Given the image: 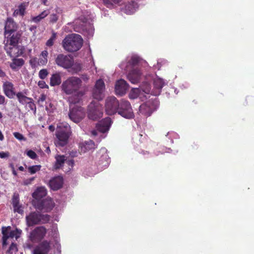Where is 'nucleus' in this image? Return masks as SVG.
Returning <instances> with one entry per match:
<instances>
[{
	"label": "nucleus",
	"mask_w": 254,
	"mask_h": 254,
	"mask_svg": "<svg viewBox=\"0 0 254 254\" xmlns=\"http://www.w3.org/2000/svg\"><path fill=\"white\" fill-rule=\"evenodd\" d=\"M82 85L80 78L76 76L68 77L62 84V91L66 95H71L68 98L70 105L80 102L84 95V92L79 90Z\"/></svg>",
	"instance_id": "f257e3e1"
},
{
	"label": "nucleus",
	"mask_w": 254,
	"mask_h": 254,
	"mask_svg": "<svg viewBox=\"0 0 254 254\" xmlns=\"http://www.w3.org/2000/svg\"><path fill=\"white\" fill-rule=\"evenodd\" d=\"M83 45L81 36L76 34H71L66 36L63 40V48L68 52H74L78 51Z\"/></svg>",
	"instance_id": "f03ea898"
},
{
	"label": "nucleus",
	"mask_w": 254,
	"mask_h": 254,
	"mask_svg": "<svg viewBox=\"0 0 254 254\" xmlns=\"http://www.w3.org/2000/svg\"><path fill=\"white\" fill-rule=\"evenodd\" d=\"M71 135V131L69 126L62 124L58 126L56 132L57 139L55 141L56 146L64 147L66 145Z\"/></svg>",
	"instance_id": "7ed1b4c3"
},
{
	"label": "nucleus",
	"mask_w": 254,
	"mask_h": 254,
	"mask_svg": "<svg viewBox=\"0 0 254 254\" xmlns=\"http://www.w3.org/2000/svg\"><path fill=\"white\" fill-rule=\"evenodd\" d=\"M26 224L28 227L39 224H45L50 221V215L42 214L39 212H31L26 216Z\"/></svg>",
	"instance_id": "20e7f679"
},
{
	"label": "nucleus",
	"mask_w": 254,
	"mask_h": 254,
	"mask_svg": "<svg viewBox=\"0 0 254 254\" xmlns=\"http://www.w3.org/2000/svg\"><path fill=\"white\" fill-rule=\"evenodd\" d=\"M55 62L58 66L64 69H68L72 67L74 63V59L70 55L60 54L57 55Z\"/></svg>",
	"instance_id": "39448f33"
},
{
	"label": "nucleus",
	"mask_w": 254,
	"mask_h": 254,
	"mask_svg": "<svg viewBox=\"0 0 254 254\" xmlns=\"http://www.w3.org/2000/svg\"><path fill=\"white\" fill-rule=\"evenodd\" d=\"M119 115L123 117L130 119L134 117V114L130 103L127 100H122L117 111Z\"/></svg>",
	"instance_id": "423d86ee"
},
{
	"label": "nucleus",
	"mask_w": 254,
	"mask_h": 254,
	"mask_svg": "<svg viewBox=\"0 0 254 254\" xmlns=\"http://www.w3.org/2000/svg\"><path fill=\"white\" fill-rule=\"evenodd\" d=\"M34 207L43 212L51 211L55 206V203L51 198L35 200L33 202Z\"/></svg>",
	"instance_id": "0eeeda50"
},
{
	"label": "nucleus",
	"mask_w": 254,
	"mask_h": 254,
	"mask_svg": "<svg viewBox=\"0 0 254 254\" xmlns=\"http://www.w3.org/2000/svg\"><path fill=\"white\" fill-rule=\"evenodd\" d=\"M85 113L84 109L78 106L71 108L68 113L70 119L75 123H79L85 117Z\"/></svg>",
	"instance_id": "6e6552de"
},
{
	"label": "nucleus",
	"mask_w": 254,
	"mask_h": 254,
	"mask_svg": "<svg viewBox=\"0 0 254 254\" xmlns=\"http://www.w3.org/2000/svg\"><path fill=\"white\" fill-rule=\"evenodd\" d=\"M47 232L44 226L37 227L30 232L29 239L32 242L38 243L44 238Z\"/></svg>",
	"instance_id": "1a4fd4ad"
},
{
	"label": "nucleus",
	"mask_w": 254,
	"mask_h": 254,
	"mask_svg": "<svg viewBox=\"0 0 254 254\" xmlns=\"http://www.w3.org/2000/svg\"><path fill=\"white\" fill-rule=\"evenodd\" d=\"M120 102L114 96L108 97L106 100L105 111L109 115H112L117 113Z\"/></svg>",
	"instance_id": "9d476101"
},
{
	"label": "nucleus",
	"mask_w": 254,
	"mask_h": 254,
	"mask_svg": "<svg viewBox=\"0 0 254 254\" xmlns=\"http://www.w3.org/2000/svg\"><path fill=\"white\" fill-rule=\"evenodd\" d=\"M105 88L103 80L101 79L97 80L92 92L93 97L98 101L102 100L104 97Z\"/></svg>",
	"instance_id": "9b49d317"
},
{
	"label": "nucleus",
	"mask_w": 254,
	"mask_h": 254,
	"mask_svg": "<svg viewBox=\"0 0 254 254\" xmlns=\"http://www.w3.org/2000/svg\"><path fill=\"white\" fill-rule=\"evenodd\" d=\"M51 249V242L44 240L35 248L33 250V254H48Z\"/></svg>",
	"instance_id": "f8f14e48"
},
{
	"label": "nucleus",
	"mask_w": 254,
	"mask_h": 254,
	"mask_svg": "<svg viewBox=\"0 0 254 254\" xmlns=\"http://www.w3.org/2000/svg\"><path fill=\"white\" fill-rule=\"evenodd\" d=\"M88 117L92 120H96L102 117L103 112L99 107L91 102L88 107Z\"/></svg>",
	"instance_id": "ddd939ff"
},
{
	"label": "nucleus",
	"mask_w": 254,
	"mask_h": 254,
	"mask_svg": "<svg viewBox=\"0 0 254 254\" xmlns=\"http://www.w3.org/2000/svg\"><path fill=\"white\" fill-rule=\"evenodd\" d=\"M4 50L6 53L11 58H16L22 55L24 53V48L17 45L9 46L4 45Z\"/></svg>",
	"instance_id": "4468645a"
},
{
	"label": "nucleus",
	"mask_w": 254,
	"mask_h": 254,
	"mask_svg": "<svg viewBox=\"0 0 254 254\" xmlns=\"http://www.w3.org/2000/svg\"><path fill=\"white\" fill-rule=\"evenodd\" d=\"M5 36V40L4 41V45L11 46L18 45L21 37V33L20 31L9 34Z\"/></svg>",
	"instance_id": "2eb2a0df"
},
{
	"label": "nucleus",
	"mask_w": 254,
	"mask_h": 254,
	"mask_svg": "<svg viewBox=\"0 0 254 254\" xmlns=\"http://www.w3.org/2000/svg\"><path fill=\"white\" fill-rule=\"evenodd\" d=\"M142 72L141 69L138 67L133 68L127 75V79L132 83L135 84L138 83L141 78Z\"/></svg>",
	"instance_id": "dca6fc26"
},
{
	"label": "nucleus",
	"mask_w": 254,
	"mask_h": 254,
	"mask_svg": "<svg viewBox=\"0 0 254 254\" xmlns=\"http://www.w3.org/2000/svg\"><path fill=\"white\" fill-rule=\"evenodd\" d=\"M111 122L110 118H105L97 124L96 126L97 130L102 133L108 131L111 125Z\"/></svg>",
	"instance_id": "f3484780"
},
{
	"label": "nucleus",
	"mask_w": 254,
	"mask_h": 254,
	"mask_svg": "<svg viewBox=\"0 0 254 254\" xmlns=\"http://www.w3.org/2000/svg\"><path fill=\"white\" fill-rule=\"evenodd\" d=\"M128 88V85L124 79H120L117 81L115 85L116 94L122 96L126 94Z\"/></svg>",
	"instance_id": "a211bd4d"
},
{
	"label": "nucleus",
	"mask_w": 254,
	"mask_h": 254,
	"mask_svg": "<svg viewBox=\"0 0 254 254\" xmlns=\"http://www.w3.org/2000/svg\"><path fill=\"white\" fill-rule=\"evenodd\" d=\"M27 90L25 89L22 91L15 93V96H16L19 103L22 105L32 103L33 101L32 98L27 97Z\"/></svg>",
	"instance_id": "6ab92c4d"
},
{
	"label": "nucleus",
	"mask_w": 254,
	"mask_h": 254,
	"mask_svg": "<svg viewBox=\"0 0 254 254\" xmlns=\"http://www.w3.org/2000/svg\"><path fill=\"white\" fill-rule=\"evenodd\" d=\"M17 25L12 19L8 18L5 22L4 26V35L17 32Z\"/></svg>",
	"instance_id": "aec40b11"
},
{
	"label": "nucleus",
	"mask_w": 254,
	"mask_h": 254,
	"mask_svg": "<svg viewBox=\"0 0 254 254\" xmlns=\"http://www.w3.org/2000/svg\"><path fill=\"white\" fill-rule=\"evenodd\" d=\"M3 90L4 94L9 99L14 98L15 92L14 91V87L13 83L9 81L4 82L3 86Z\"/></svg>",
	"instance_id": "412c9836"
},
{
	"label": "nucleus",
	"mask_w": 254,
	"mask_h": 254,
	"mask_svg": "<svg viewBox=\"0 0 254 254\" xmlns=\"http://www.w3.org/2000/svg\"><path fill=\"white\" fill-rule=\"evenodd\" d=\"M154 111V107L151 102L147 101L139 107V112L141 114L146 116H149Z\"/></svg>",
	"instance_id": "4be33fe9"
},
{
	"label": "nucleus",
	"mask_w": 254,
	"mask_h": 254,
	"mask_svg": "<svg viewBox=\"0 0 254 254\" xmlns=\"http://www.w3.org/2000/svg\"><path fill=\"white\" fill-rule=\"evenodd\" d=\"M49 186L54 190H57L61 189L63 185V178L60 176L56 177L51 179L49 182Z\"/></svg>",
	"instance_id": "5701e85b"
},
{
	"label": "nucleus",
	"mask_w": 254,
	"mask_h": 254,
	"mask_svg": "<svg viewBox=\"0 0 254 254\" xmlns=\"http://www.w3.org/2000/svg\"><path fill=\"white\" fill-rule=\"evenodd\" d=\"M79 147L80 148L81 151L84 153L95 149V144L93 140L90 139L80 143Z\"/></svg>",
	"instance_id": "b1692460"
},
{
	"label": "nucleus",
	"mask_w": 254,
	"mask_h": 254,
	"mask_svg": "<svg viewBox=\"0 0 254 254\" xmlns=\"http://www.w3.org/2000/svg\"><path fill=\"white\" fill-rule=\"evenodd\" d=\"M61 83L62 73L60 72H56L52 74L50 82V84L51 86L59 85Z\"/></svg>",
	"instance_id": "393cba45"
},
{
	"label": "nucleus",
	"mask_w": 254,
	"mask_h": 254,
	"mask_svg": "<svg viewBox=\"0 0 254 254\" xmlns=\"http://www.w3.org/2000/svg\"><path fill=\"white\" fill-rule=\"evenodd\" d=\"M47 194V190L44 187H41L38 188L32 193L33 197L35 200H42L41 198L45 196Z\"/></svg>",
	"instance_id": "a878e982"
},
{
	"label": "nucleus",
	"mask_w": 254,
	"mask_h": 254,
	"mask_svg": "<svg viewBox=\"0 0 254 254\" xmlns=\"http://www.w3.org/2000/svg\"><path fill=\"white\" fill-rule=\"evenodd\" d=\"M56 162L54 167L56 169H59L64 166L66 161L65 156L64 155H58L55 157Z\"/></svg>",
	"instance_id": "bb28decb"
},
{
	"label": "nucleus",
	"mask_w": 254,
	"mask_h": 254,
	"mask_svg": "<svg viewBox=\"0 0 254 254\" xmlns=\"http://www.w3.org/2000/svg\"><path fill=\"white\" fill-rule=\"evenodd\" d=\"M154 88L157 90L155 95H157L160 94L162 87L164 86V82L162 79L160 78L156 79L154 80L153 82Z\"/></svg>",
	"instance_id": "cd10ccee"
},
{
	"label": "nucleus",
	"mask_w": 254,
	"mask_h": 254,
	"mask_svg": "<svg viewBox=\"0 0 254 254\" xmlns=\"http://www.w3.org/2000/svg\"><path fill=\"white\" fill-rule=\"evenodd\" d=\"M24 64V61L22 59H16L13 58L12 62L10 64V67L12 69H16L18 67L22 66Z\"/></svg>",
	"instance_id": "c85d7f7f"
},
{
	"label": "nucleus",
	"mask_w": 254,
	"mask_h": 254,
	"mask_svg": "<svg viewBox=\"0 0 254 254\" xmlns=\"http://www.w3.org/2000/svg\"><path fill=\"white\" fill-rule=\"evenodd\" d=\"M141 61V59L139 57L137 56H133L131 57L128 63L133 68H135V66L139 65Z\"/></svg>",
	"instance_id": "c756f323"
},
{
	"label": "nucleus",
	"mask_w": 254,
	"mask_h": 254,
	"mask_svg": "<svg viewBox=\"0 0 254 254\" xmlns=\"http://www.w3.org/2000/svg\"><path fill=\"white\" fill-rule=\"evenodd\" d=\"M26 5L24 3H21L14 12V14H19L23 16L25 12Z\"/></svg>",
	"instance_id": "7c9ffc66"
},
{
	"label": "nucleus",
	"mask_w": 254,
	"mask_h": 254,
	"mask_svg": "<svg viewBox=\"0 0 254 254\" xmlns=\"http://www.w3.org/2000/svg\"><path fill=\"white\" fill-rule=\"evenodd\" d=\"M22 233V231L20 229H18L16 228L15 230L10 231L9 233L8 238H15L16 239H17L20 237Z\"/></svg>",
	"instance_id": "2f4dec72"
},
{
	"label": "nucleus",
	"mask_w": 254,
	"mask_h": 254,
	"mask_svg": "<svg viewBox=\"0 0 254 254\" xmlns=\"http://www.w3.org/2000/svg\"><path fill=\"white\" fill-rule=\"evenodd\" d=\"M41 166L40 165L29 166L28 168V172L31 174H34L40 170Z\"/></svg>",
	"instance_id": "473e14b6"
},
{
	"label": "nucleus",
	"mask_w": 254,
	"mask_h": 254,
	"mask_svg": "<svg viewBox=\"0 0 254 254\" xmlns=\"http://www.w3.org/2000/svg\"><path fill=\"white\" fill-rule=\"evenodd\" d=\"M11 227L8 226V227H3L2 228V237L4 239V240L6 239H8V235H9V230H10Z\"/></svg>",
	"instance_id": "72a5a7b5"
},
{
	"label": "nucleus",
	"mask_w": 254,
	"mask_h": 254,
	"mask_svg": "<svg viewBox=\"0 0 254 254\" xmlns=\"http://www.w3.org/2000/svg\"><path fill=\"white\" fill-rule=\"evenodd\" d=\"M12 205L14 207V211L20 213V211L19 210V201L18 198L15 197V196H14L12 198Z\"/></svg>",
	"instance_id": "f704fd0d"
},
{
	"label": "nucleus",
	"mask_w": 254,
	"mask_h": 254,
	"mask_svg": "<svg viewBox=\"0 0 254 254\" xmlns=\"http://www.w3.org/2000/svg\"><path fill=\"white\" fill-rule=\"evenodd\" d=\"M140 89L138 88H135L132 89V92L129 94V97L131 99L137 98L139 96Z\"/></svg>",
	"instance_id": "c9c22d12"
},
{
	"label": "nucleus",
	"mask_w": 254,
	"mask_h": 254,
	"mask_svg": "<svg viewBox=\"0 0 254 254\" xmlns=\"http://www.w3.org/2000/svg\"><path fill=\"white\" fill-rule=\"evenodd\" d=\"M105 4L107 7L109 6H112L114 4H119L122 0H103Z\"/></svg>",
	"instance_id": "e433bc0d"
},
{
	"label": "nucleus",
	"mask_w": 254,
	"mask_h": 254,
	"mask_svg": "<svg viewBox=\"0 0 254 254\" xmlns=\"http://www.w3.org/2000/svg\"><path fill=\"white\" fill-rule=\"evenodd\" d=\"M48 73L49 72L47 69H41L39 72V77L40 79L43 80L46 78Z\"/></svg>",
	"instance_id": "4c0bfd02"
},
{
	"label": "nucleus",
	"mask_w": 254,
	"mask_h": 254,
	"mask_svg": "<svg viewBox=\"0 0 254 254\" xmlns=\"http://www.w3.org/2000/svg\"><path fill=\"white\" fill-rule=\"evenodd\" d=\"M56 38V33L53 32L51 38L47 41L46 45L48 47H51L54 45V41Z\"/></svg>",
	"instance_id": "58836bf2"
},
{
	"label": "nucleus",
	"mask_w": 254,
	"mask_h": 254,
	"mask_svg": "<svg viewBox=\"0 0 254 254\" xmlns=\"http://www.w3.org/2000/svg\"><path fill=\"white\" fill-rule=\"evenodd\" d=\"M29 64L32 68H35L39 65L38 59L35 57L31 58L29 61Z\"/></svg>",
	"instance_id": "ea45409f"
},
{
	"label": "nucleus",
	"mask_w": 254,
	"mask_h": 254,
	"mask_svg": "<svg viewBox=\"0 0 254 254\" xmlns=\"http://www.w3.org/2000/svg\"><path fill=\"white\" fill-rule=\"evenodd\" d=\"M71 68L72 69L74 72H77L81 70L82 67L81 64L77 63L74 64V63L73 65Z\"/></svg>",
	"instance_id": "a19ab883"
},
{
	"label": "nucleus",
	"mask_w": 254,
	"mask_h": 254,
	"mask_svg": "<svg viewBox=\"0 0 254 254\" xmlns=\"http://www.w3.org/2000/svg\"><path fill=\"white\" fill-rule=\"evenodd\" d=\"M14 136L19 140H25L26 138L24 136L20 133L18 132H14L13 133Z\"/></svg>",
	"instance_id": "79ce46f5"
},
{
	"label": "nucleus",
	"mask_w": 254,
	"mask_h": 254,
	"mask_svg": "<svg viewBox=\"0 0 254 254\" xmlns=\"http://www.w3.org/2000/svg\"><path fill=\"white\" fill-rule=\"evenodd\" d=\"M17 251V249L16 244L12 243L10 245V246L9 249L7 250L6 253H9V254H12L13 251Z\"/></svg>",
	"instance_id": "37998d69"
},
{
	"label": "nucleus",
	"mask_w": 254,
	"mask_h": 254,
	"mask_svg": "<svg viewBox=\"0 0 254 254\" xmlns=\"http://www.w3.org/2000/svg\"><path fill=\"white\" fill-rule=\"evenodd\" d=\"M47 62L48 59L46 58H43L40 57L38 59L39 65H45L47 64Z\"/></svg>",
	"instance_id": "c03bdc74"
},
{
	"label": "nucleus",
	"mask_w": 254,
	"mask_h": 254,
	"mask_svg": "<svg viewBox=\"0 0 254 254\" xmlns=\"http://www.w3.org/2000/svg\"><path fill=\"white\" fill-rule=\"evenodd\" d=\"M27 155L32 159H35L37 157V154L32 150L28 151L27 152Z\"/></svg>",
	"instance_id": "a18cd8bd"
},
{
	"label": "nucleus",
	"mask_w": 254,
	"mask_h": 254,
	"mask_svg": "<svg viewBox=\"0 0 254 254\" xmlns=\"http://www.w3.org/2000/svg\"><path fill=\"white\" fill-rule=\"evenodd\" d=\"M58 20V16L56 14H52L50 15V21L51 23H56Z\"/></svg>",
	"instance_id": "49530a36"
},
{
	"label": "nucleus",
	"mask_w": 254,
	"mask_h": 254,
	"mask_svg": "<svg viewBox=\"0 0 254 254\" xmlns=\"http://www.w3.org/2000/svg\"><path fill=\"white\" fill-rule=\"evenodd\" d=\"M35 180V177H32L25 180L23 181V184L24 185H28L31 184V183Z\"/></svg>",
	"instance_id": "de8ad7c7"
},
{
	"label": "nucleus",
	"mask_w": 254,
	"mask_h": 254,
	"mask_svg": "<svg viewBox=\"0 0 254 254\" xmlns=\"http://www.w3.org/2000/svg\"><path fill=\"white\" fill-rule=\"evenodd\" d=\"M38 86L41 88H48V85H47L46 82L43 80H41L38 82Z\"/></svg>",
	"instance_id": "09e8293b"
},
{
	"label": "nucleus",
	"mask_w": 254,
	"mask_h": 254,
	"mask_svg": "<svg viewBox=\"0 0 254 254\" xmlns=\"http://www.w3.org/2000/svg\"><path fill=\"white\" fill-rule=\"evenodd\" d=\"M9 155V153L8 152H0V157L1 158H7Z\"/></svg>",
	"instance_id": "8fccbe9b"
},
{
	"label": "nucleus",
	"mask_w": 254,
	"mask_h": 254,
	"mask_svg": "<svg viewBox=\"0 0 254 254\" xmlns=\"http://www.w3.org/2000/svg\"><path fill=\"white\" fill-rule=\"evenodd\" d=\"M89 78V76L86 74H82L81 76L80 79L84 81L85 82H87Z\"/></svg>",
	"instance_id": "3c124183"
},
{
	"label": "nucleus",
	"mask_w": 254,
	"mask_h": 254,
	"mask_svg": "<svg viewBox=\"0 0 254 254\" xmlns=\"http://www.w3.org/2000/svg\"><path fill=\"white\" fill-rule=\"evenodd\" d=\"M65 162L67 164L68 166H70L71 167H73L74 164V161L73 159L68 160H66Z\"/></svg>",
	"instance_id": "603ef678"
},
{
	"label": "nucleus",
	"mask_w": 254,
	"mask_h": 254,
	"mask_svg": "<svg viewBox=\"0 0 254 254\" xmlns=\"http://www.w3.org/2000/svg\"><path fill=\"white\" fill-rule=\"evenodd\" d=\"M48 53L46 50L42 52L40 54V57L47 59Z\"/></svg>",
	"instance_id": "864d4df0"
},
{
	"label": "nucleus",
	"mask_w": 254,
	"mask_h": 254,
	"mask_svg": "<svg viewBox=\"0 0 254 254\" xmlns=\"http://www.w3.org/2000/svg\"><path fill=\"white\" fill-rule=\"evenodd\" d=\"M32 20L33 22H34L35 23H38L39 21H40L42 19H41V18L38 15L37 16L32 17Z\"/></svg>",
	"instance_id": "5fc2aeb1"
},
{
	"label": "nucleus",
	"mask_w": 254,
	"mask_h": 254,
	"mask_svg": "<svg viewBox=\"0 0 254 254\" xmlns=\"http://www.w3.org/2000/svg\"><path fill=\"white\" fill-rule=\"evenodd\" d=\"M48 14V13L46 11L44 10L42 12H41L39 16L41 18V19H43L46 16H47Z\"/></svg>",
	"instance_id": "6e6d98bb"
},
{
	"label": "nucleus",
	"mask_w": 254,
	"mask_h": 254,
	"mask_svg": "<svg viewBox=\"0 0 254 254\" xmlns=\"http://www.w3.org/2000/svg\"><path fill=\"white\" fill-rule=\"evenodd\" d=\"M5 97L2 95H0V105L4 104L5 103Z\"/></svg>",
	"instance_id": "4d7b16f0"
},
{
	"label": "nucleus",
	"mask_w": 254,
	"mask_h": 254,
	"mask_svg": "<svg viewBox=\"0 0 254 254\" xmlns=\"http://www.w3.org/2000/svg\"><path fill=\"white\" fill-rule=\"evenodd\" d=\"M69 155L72 157H76L77 156V153L76 151H71L70 153H69Z\"/></svg>",
	"instance_id": "13d9d810"
},
{
	"label": "nucleus",
	"mask_w": 254,
	"mask_h": 254,
	"mask_svg": "<svg viewBox=\"0 0 254 254\" xmlns=\"http://www.w3.org/2000/svg\"><path fill=\"white\" fill-rule=\"evenodd\" d=\"M150 88L149 86L147 85L145 89L142 90L145 93L148 94L150 92Z\"/></svg>",
	"instance_id": "bf43d9fd"
},
{
	"label": "nucleus",
	"mask_w": 254,
	"mask_h": 254,
	"mask_svg": "<svg viewBox=\"0 0 254 254\" xmlns=\"http://www.w3.org/2000/svg\"><path fill=\"white\" fill-rule=\"evenodd\" d=\"M46 96L44 94L41 95V97L39 98V101H41L42 102L46 100Z\"/></svg>",
	"instance_id": "052dcab7"
},
{
	"label": "nucleus",
	"mask_w": 254,
	"mask_h": 254,
	"mask_svg": "<svg viewBox=\"0 0 254 254\" xmlns=\"http://www.w3.org/2000/svg\"><path fill=\"white\" fill-rule=\"evenodd\" d=\"M48 128L51 132H53L55 129V126L52 125L49 126Z\"/></svg>",
	"instance_id": "680f3d73"
},
{
	"label": "nucleus",
	"mask_w": 254,
	"mask_h": 254,
	"mask_svg": "<svg viewBox=\"0 0 254 254\" xmlns=\"http://www.w3.org/2000/svg\"><path fill=\"white\" fill-rule=\"evenodd\" d=\"M36 28H37V27L36 26H31L30 27L29 30L31 31H33V30H35Z\"/></svg>",
	"instance_id": "e2e57ef3"
},
{
	"label": "nucleus",
	"mask_w": 254,
	"mask_h": 254,
	"mask_svg": "<svg viewBox=\"0 0 254 254\" xmlns=\"http://www.w3.org/2000/svg\"><path fill=\"white\" fill-rule=\"evenodd\" d=\"M4 139V136L0 130V140L2 141Z\"/></svg>",
	"instance_id": "0e129e2a"
},
{
	"label": "nucleus",
	"mask_w": 254,
	"mask_h": 254,
	"mask_svg": "<svg viewBox=\"0 0 254 254\" xmlns=\"http://www.w3.org/2000/svg\"><path fill=\"white\" fill-rule=\"evenodd\" d=\"M2 245H3V246L6 245V244H7L6 243V241H7V239H6L5 240H4V239L3 238V237H2Z\"/></svg>",
	"instance_id": "69168bd1"
},
{
	"label": "nucleus",
	"mask_w": 254,
	"mask_h": 254,
	"mask_svg": "<svg viewBox=\"0 0 254 254\" xmlns=\"http://www.w3.org/2000/svg\"><path fill=\"white\" fill-rule=\"evenodd\" d=\"M45 151H46L47 153H48V154L50 153V152H51V150H50V147H48L46 148V149Z\"/></svg>",
	"instance_id": "338daca9"
},
{
	"label": "nucleus",
	"mask_w": 254,
	"mask_h": 254,
	"mask_svg": "<svg viewBox=\"0 0 254 254\" xmlns=\"http://www.w3.org/2000/svg\"><path fill=\"white\" fill-rule=\"evenodd\" d=\"M91 133H92V134L93 135H96L97 134V131L95 130H92Z\"/></svg>",
	"instance_id": "774afa93"
}]
</instances>
